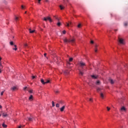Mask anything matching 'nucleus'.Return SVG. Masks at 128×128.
<instances>
[{"instance_id": "obj_50", "label": "nucleus", "mask_w": 128, "mask_h": 128, "mask_svg": "<svg viewBox=\"0 0 128 128\" xmlns=\"http://www.w3.org/2000/svg\"><path fill=\"white\" fill-rule=\"evenodd\" d=\"M42 0H38V4H40V1H41Z\"/></svg>"}, {"instance_id": "obj_48", "label": "nucleus", "mask_w": 128, "mask_h": 128, "mask_svg": "<svg viewBox=\"0 0 128 128\" xmlns=\"http://www.w3.org/2000/svg\"><path fill=\"white\" fill-rule=\"evenodd\" d=\"M114 30V32H118V29H116Z\"/></svg>"}, {"instance_id": "obj_27", "label": "nucleus", "mask_w": 128, "mask_h": 128, "mask_svg": "<svg viewBox=\"0 0 128 128\" xmlns=\"http://www.w3.org/2000/svg\"><path fill=\"white\" fill-rule=\"evenodd\" d=\"M124 26H128V22H124Z\"/></svg>"}, {"instance_id": "obj_2", "label": "nucleus", "mask_w": 128, "mask_h": 128, "mask_svg": "<svg viewBox=\"0 0 128 128\" xmlns=\"http://www.w3.org/2000/svg\"><path fill=\"white\" fill-rule=\"evenodd\" d=\"M118 42L121 44H124V39L120 38V37H118Z\"/></svg>"}, {"instance_id": "obj_5", "label": "nucleus", "mask_w": 128, "mask_h": 128, "mask_svg": "<svg viewBox=\"0 0 128 128\" xmlns=\"http://www.w3.org/2000/svg\"><path fill=\"white\" fill-rule=\"evenodd\" d=\"M66 26H72V23L71 22H69L68 23V22H66Z\"/></svg>"}, {"instance_id": "obj_46", "label": "nucleus", "mask_w": 128, "mask_h": 128, "mask_svg": "<svg viewBox=\"0 0 128 128\" xmlns=\"http://www.w3.org/2000/svg\"><path fill=\"white\" fill-rule=\"evenodd\" d=\"M56 60H57V61H56V62H58V58H55Z\"/></svg>"}, {"instance_id": "obj_30", "label": "nucleus", "mask_w": 128, "mask_h": 128, "mask_svg": "<svg viewBox=\"0 0 128 128\" xmlns=\"http://www.w3.org/2000/svg\"><path fill=\"white\" fill-rule=\"evenodd\" d=\"M56 108H60V104H56Z\"/></svg>"}, {"instance_id": "obj_16", "label": "nucleus", "mask_w": 128, "mask_h": 128, "mask_svg": "<svg viewBox=\"0 0 128 128\" xmlns=\"http://www.w3.org/2000/svg\"><path fill=\"white\" fill-rule=\"evenodd\" d=\"M33 96L32 95H30L28 98L29 100H32Z\"/></svg>"}, {"instance_id": "obj_44", "label": "nucleus", "mask_w": 128, "mask_h": 128, "mask_svg": "<svg viewBox=\"0 0 128 128\" xmlns=\"http://www.w3.org/2000/svg\"><path fill=\"white\" fill-rule=\"evenodd\" d=\"M97 90H98V92H99V90H100V88H98L97 89Z\"/></svg>"}, {"instance_id": "obj_15", "label": "nucleus", "mask_w": 128, "mask_h": 128, "mask_svg": "<svg viewBox=\"0 0 128 128\" xmlns=\"http://www.w3.org/2000/svg\"><path fill=\"white\" fill-rule=\"evenodd\" d=\"M6 116H8V114H4V112H3L2 113V117L3 118H6Z\"/></svg>"}, {"instance_id": "obj_7", "label": "nucleus", "mask_w": 128, "mask_h": 128, "mask_svg": "<svg viewBox=\"0 0 128 128\" xmlns=\"http://www.w3.org/2000/svg\"><path fill=\"white\" fill-rule=\"evenodd\" d=\"M109 82H110V83L111 84H114V82H116V80H114L110 78V79H109Z\"/></svg>"}, {"instance_id": "obj_36", "label": "nucleus", "mask_w": 128, "mask_h": 128, "mask_svg": "<svg viewBox=\"0 0 128 128\" xmlns=\"http://www.w3.org/2000/svg\"><path fill=\"white\" fill-rule=\"evenodd\" d=\"M82 26V24H78V28H80Z\"/></svg>"}, {"instance_id": "obj_58", "label": "nucleus", "mask_w": 128, "mask_h": 128, "mask_svg": "<svg viewBox=\"0 0 128 128\" xmlns=\"http://www.w3.org/2000/svg\"><path fill=\"white\" fill-rule=\"evenodd\" d=\"M25 14H26V12H25Z\"/></svg>"}, {"instance_id": "obj_20", "label": "nucleus", "mask_w": 128, "mask_h": 128, "mask_svg": "<svg viewBox=\"0 0 128 128\" xmlns=\"http://www.w3.org/2000/svg\"><path fill=\"white\" fill-rule=\"evenodd\" d=\"M29 30L30 34H34V30H32L30 29Z\"/></svg>"}, {"instance_id": "obj_29", "label": "nucleus", "mask_w": 128, "mask_h": 128, "mask_svg": "<svg viewBox=\"0 0 128 128\" xmlns=\"http://www.w3.org/2000/svg\"><path fill=\"white\" fill-rule=\"evenodd\" d=\"M50 82V80H47L46 82H45V84H49Z\"/></svg>"}, {"instance_id": "obj_11", "label": "nucleus", "mask_w": 128, "mask_h": 128, "mask_svg": "<svg viewBox=\"0 0 128 128\" xmlns=\"http://www.w3.org/2000/svg\"><path fill=\"white\" fill-rule=\"evenodd\" d=\"M91 76L92 78H94V80H96V78H98V76L96 75H92Z\"/></svg>"}, {"instance_id": "obj_35", "label": "nucleus", "mask_w": 128, "mask_h": 128, "mask_svg": "<svg viewBox=\"0 0 128 128\" xmlns=\"http://www.w3.org/2000/svg\"><path fill=\"white\" fill-rule=\"evenodd\" d=\"M107 108V110H108V112H109V110H110V108H108V107H106Z\"/></svg>"}, {"instance_id": "obj_13", "label": "nucleus", "mask_w": 128, "mask_h": 128, "mask_svg": "<svg viewBox=\"0 0 128 128\" xmlns=\"http://www.w3.org/2000/svg\"><path fill=\"white\" fill-rule=\"evenodd\" d=\"M126 108L124 107H122L121 108H120V111L121 112H126Z\"/></svg>"}, {"instance_id": "obj_28", "label": "nucleus", "mask_w": 128, "mask_h": 128, "mask_svg": "<svg viewBox=\"0 0 128 128\" xmlns=\"http://www.w3.org/2000/svg\"><path fill=\"white\" fill-rule=\"evenodd\" d=\"M60 10H64V8L62 7V5L60 6Z\"/></svg>"}, {"instance_id": "obj_17", "label": "nucleus", "mask_w": 128, "mask_h": 128, "mask_svg": "<svg viewBox=\"0 0 128 128\" xmlns=\"http://www.w3.org/2000/svg\"><path fill=\"white\" fill-rule=\"evenodd\" d=\"M95 52H98V46H95V50H94Z\"/></svg>"}, {"instance_id": "obj_56", "label": "nucleus", "mask_w": 128, "mask_h": 128, "mask_svg": "<svg viewBox=\"0 0 128 128\" xmlns=\"http://www.w3.org/2000/svg\"><path fill=\"white\" fill-rule=\"evenodd\" d=\"M1 114H2V111H1Z\"/></svg>"}, {"instance_id": "obj_38", "label": "nucleus", "mask_w": 128, "mask_h": 128, "mask_svg": "<svg viewBox=\"0 0 128 128\" xmlns=\"http://www.w3.org/2000/svg\"><path fill=\"white\" fill-rule=\"evenodd\" d=\"M4 92V91L2 92H1V94H0V96H3Z\"/></svg>"}, {"instance_id": "obj_45", "label": "nucleus", "mask_w": 128, "mask_h": 128, "mask_svg": "<svg viewBox=\"0 0 128 128\" xmlns=\"http://www.w3.org/2000/svg\"><path fill=\"white\" fill-rule=\"evenodd\" d=\"M90 44H94V41L93 40H91Z\"/></svg>"}, {"instance_id": "obj_55", "label": "nucleus", "mask_w": 128, "mask_h": 128, "mask_svg": "<svg viewBox=\"0 0 128 128\" xmlns=\"http://www.w3.org/2000/svg\"><path fill=\"white\" fill-rule=\"evenodd\" d=\"M2 60V58L0 57V62Z\"/></svg>"}, {"instance_id": "obj_47", "label": "nucleus", "mask_w": 128, "mask_h": 128, "mask_svg": "<svg viewBox=\"0 0 128 128\" xmlns=\"http://www.w3.org/2000/svg\"><path fill=\"white\" fill-rule=\"evenodd\" d=\"M55 92H56V94H58V90H56V91Z\"/></svg>"}, {"instance_id": "obj_43", "label": "nucleus", "mask_w": 128, "mask_h": 128, "mask_svg": "<svg viewBox=\"0 0 128 128\" xmlns=\"http://www.w3.org/2000/svg\"><path fill=\"white\" fill-rule=\"evenodd\" d=\"M29 92H30V94H32V90H30Z\"/></svg>"}, {"instance_id": "obj_24", "label": "nucleus", "mask_w": 128, "mask_h": 128, "mask_svg": "<svg viewBox=\"0 0 128 128\" xmlns=\"http://www.w3.org/2000/svg\"><path fill=\"white\" fill-rule=\"evenodd\" d=\"M32 80H34V78H36V76H32Z\"/></svg>"}, {"instance_id": "obj_34", "label": "nucleus", "mask_w": 128, "mask_h": 128, "mask_svg": "<svg viewBox=\"0 0 128 128\" xmlns=\"http://www.w3.org/2000/svg\"><path fill=\"white\" fill-rule=\"evenodd\" d=\"M66 30H63L62 34H66Z\"/></svg>"}, {"instance_id": "obj_6", "label": "nucleus", "mask_w": 128, "mask_h": 128, "mask_svg": "<svg viewBox=\"0 0 128 128\" xmlns=\"http://www.w3.org/2000/svg\"><path fill=\"white\" fill-rule=\"evenodd\" d=\"M32 120H34V117H32V116L28 118V120L29 122H32Z\"/></svg>"}, {"instance_id": "obj_53", "label": "nucleus", "mask_w": 128, "mask_h": 128, "mask_svg": "<svg viewBox=\"0 0 128 128\" xmlns=\"http://www.w3.org/2000/svg\"><path fill=\"white\" fill-rule=\"evenodd\" d=\"M2 108V106L1 105H0V108Z\"/></svg>"}, {"instance_id": "obj_22", "label": "nucleus", "mask_w": 128, "mask_h": 128, "mask_svg": "<svg viewBox=\"0 0 128 128\" xmlns=\"http://www.w3.org/2000/svg\"><path fill=\"white\" fill-rule=\"evenodd\" d=\"M14 46L15 48H12V50H18V48H16V45H14Z\"/></svg>"}, {"instance_id": "obj_37", "label": "nucleus", "mask_w": 128, "mask_h": 128, "mask_svg": "<svg viewBox=\"0 0 128 128\" xmlns=\"http://www.w3.org/2000/svg\"><path fill=\"white\" fill-rule=\"evenodd\" d=\"M26 88H28V87H24V90H26Z\"/></svg>"}, {"instance_id": "obj_41", "label": "nucleus", "mask_w": 128, "mask_h": 128, "mask_svg": "<svg viewBox=\"0 0 128 128\" xmlns=\"http://www.w3.org/2000/svg\"><path fill=\"white\" fill-rule=\"evenodd\" d=\"M24 46L25 48H27V46H28V44H24Z\"/></svg>"}, {"instance_id": "obj_19", "label": "nucleus", "mask_w": 128, "mask_h": 128, "mask_svg": "<svg viewBox=\"0 0 128 128\" xmlns=\"http://www.w3.org/2000/svg\"><path fill=\"white\" fill-rule=\"evenodd\" d=\"M96 84H97L98 86H100V81L98 80V81L96 82Z\"/></svg>"}, {"instance_id": "obj_32", "label": "nucleus", "mask_w": 128, "mask_h": 128, "mask_svg": "<svg viewBox=\"0 0 128 128\" xmlns=\"http://www.w3.org/2000/svg\"><path fill=\"white\" fill-rule=\"evenodd\" d=\"M52 106H54V101L52 102Z\"/></svg>"}, {"instance_id": "obj_31", "label": "nucleus", "mask_w": 128, "mask_h": 128, "mask_svg": "<svg viewBox=\"0 0 128 128\" xmlns=\"http://www.w3.org/2000/svg\"><path fill=\"white\" fill-rule=\"evenodd\" d=\"M10 46H14V42H10Z\"/></svg>"}, {"instance_id": "obj_8", "label": "nucleus", "mask_w": 128, "mask_h": 128, "mask_svg": "<svg viewBox=\"0 0 128 128\" xmlns=\"http://www.w3.org/2000/svg\"><path fill=\"white\" fill-rule=\"evenodd\" d=\"M80 76H84V70H79Z\"/></svg>"}, {"instance_id": "obj_21", "label": "nucleus", "mask_w": 128, "mask_h": 128, "mask_svg": "<svg viewBox=\"0 0 128 128\" xmlns=\"http://www.w3.org/2000/svg\"><path fill=\"white\" fill-rule=\"evenodd\" d=\"M2 126H3L4 128H6L8 126H6V124H4V123L2 124Z\"/></svg>"}, {"instance_id": "obj_18", "label": "nucleus", "mask_w": 128, "mask_h": 128, "mask_svg": "<svg viewBox=\"0 0 128 128\" xmlns=\"http://www.w3.org/2000/svg\"><path fill=\"white\" fill-rule=\"evenodd\" d=\"M100 96L102 98H104V94L101 93V94H100Z\"/></svg>"}, {"instance_id": "obj_10", "label": "nucleus", "mask_w": 128, "mask_h": 128, "mask_svg": "<svg viewBox=\"0 0 128 128\" xmlns=\"http://www.w3.org/2000/svg\"><path fill=\"white\" fill-rule=\"evenodd\" d=\"M11 90L13 91L16 90H18V88H16V86H13L11 88Z\"/></svg>"}, {"instance_id": "obj_33", "label": "nucleus", "mask_w": 128, "mask_h": 128, "mask_svg": "<svg viewBox=\"0 0 128 128\" xmlns=\"http://www.w3.org/2000/svg\"><path fill=\"white\" fill-rule=\"evenodd\" d=\"M24 126H20L18 127V128H24Z\"/></svg>"}, {"instance_id": "obj_42", "label": "nucleus", "mask_w": 128, "mask_h": 128, "mask_svg": "<svg viewBox=\"0 0 128 128\" xmlns=\"http://www.w3.org/2000/svg\"><path fill=\"white\" fill-rule=\"evenodd\" d=\"M54 18H56V20H58V17H56V16H54Z\"/></svg>"}, {"instance_id": "obj_9", "label": "nucleus", "mask_w": 128, "mask_h": 128, "mask_svg": "<svg viewBox=\"0 0 128 128\" xmlns=\"http://www.w3.org/2000/svg\"><path fill=\"white\" fill-rule=\"evenodd\" d=\"M86 66V64H84V62H80V66L82 67V66Z\"/></svg>"}, {"instance_id": "obj_3", "label": "nucleus", "mask_w": 128, "mask_h": 128, "mask_svg": "<svg viewBox=\"0 0 128 128\" xmlns=\"http://www.w3.org/2000/svg\"><path fill=\"white\" fill-rule=\"evenodd\" d=\"M44 20L45 22H48V20H49L50 22H52V18H50V17L44 18Z\"/></svg>"}, {"instance_id": "obj_57", "label": "nucleus", "mask_w": 128, "mask_h": 128, "mask_svg": "<svg viewBox=\"0 0 128 128\" xmlns=\"http://www.w3.org/2000/svg\"><path fill=\"white\" fill-rule=\"evenodd\" d=\"M0 116H2V114H0Z\"/></svg>"}, {"instance_id": "obj_25", "label": "nucleus", "mask_w": 128, "mask_h": 128, "mask_svg": "<svg viewBox=\"0 0 128 128\" xmlns=\"http://www.w3.org/2000/svg\"><path fill=\"white\" fill-rule=\"evenodd\" d=\"M15 20H16V22H18V17L16 16V17H15Z\"/></svg>"}, {"instance_id": "obj_14", "label": "nucleus", "mask_w": 128, "mask_h": 128, "mask_svg": "<svg viewBox=\"0 0 128 128\" xmlns=\"http://www.w3.org/2000/svg\"><path fill=\"white\" fill-rule=\"evenodd\" d=\"M40 82L42 84H46V82H44V79H41Z\"/></svg>"}, {"instance_id": "obj_1", "label": "nucleus", "mask_w": 128, "mask_h": 128, "mask_svg": "<svg viewBox=\"0 0 128 128\" xmlns=\"http://www.w3.org/2000/svg\"><path fill=\"white\" fill-rule=\"evenodd\" d=\"M64 42H70L72 44H74V42H76V39L75 38H71L70 40H67L66 38L64 39Z\"/></svg>"}, {"instance_id": "obj_49", "label": "nucleus", "mask_w": 128, "mask_h": 128, "mask_svg": "<svg viewBox=\"0 0 128 128\" xmlns=\"http://www.w3.org/2000/svg\"><path fill=\"white\" fill-rule=\"evenodd\" d=\"M44 56H46V53H45V54H44Z\"/></svg>"}, {"instance_id": "obj_39", "label": "nucleus", "mask_w": 128, "mask_h": 128, "mask_svg": "<svg viewBox=\"0 0 128 128\" xmlns=\"http://www.w3.org/2000/svg\"><path fill=\"white\" fill-rule=\"evenodd\" d=\"M90 102H94V100H92V98H90V100H89Z\"/></svg>"}, {"instance_id": "obj_4", "label": "nucleus", "mask_w": 128, "mask_h": 128, "mask_svg": "<svg viewBox=\"0 0 128 128\" xmlns=\"http://www.w3.org/2000/svg\"><path fill=\"white\" fill-rule=\"evenodd\" d=\"M73 60H74V58H70L69 61L66 62V64H67L68 66H70V62H72Z\"/></svg>"}, {"instance_id": "obj_23", "label": "nucleus", "mask_w": 128, "mask_h": 128, "mask_svg": "<svg viewBox=\"0 0 128 128\" xmlns=\"http://www.w3.org/2000/svg\"><path fill=\"white\" fill-rule=\"evenodd\" d=\"M2 62H0V70H2Z\"/></svg>"}, {"instance_id": "obj_52", "label": "nucleus", "mask_w": 128, "mask_h": 128, "mask_svg": "<svg viewBox=\"0 0 128 128\" xmlns=\"http://www.w3.org/2000/svg\"><path fill=\"white\" fill-rule=\"evenodd\" d=\"M45 2H48V0H45Z\"/></svg>"}, {"instance_id": "obj_12", "label": "nucleus", "mask_w": 128, "mask_h": 128, "mask_svg": "<svg viewBox=\"0 0 128 128\" xmlns=\"http://www.w3.org/2000/svg\"><path fill=\"white\" fill-rule=\"evenodd\" d=\"M64 108H66V106H63L60 108V112H64Z\"/></svg>"}, {"instance_id": "obj_51", "label": "nucleus", "mask_w": 128, "mask_h": 128, "mask_svg": "<svg viewBox=\"0 0 128 128\" xmlns=\"http://www.w3.org/2000/svg\"><path fill=\"white\" fill-rule=\"evenodd\" d=\"M60 104H62V101H60Z\"/></svg>"}, {"instance_id": "obj_54", "label": "nucleus", "mask_w": 128, "mask_h": 128, "mask_svg": "<svg viewBox=\"0 0 128 128\" xmlns=\"http://www.w3.org/2000/svg\"><path fill=\"white\" fill-rule=\"evenodd\" d=\"M1 69H0V74L2 73V70H0Z\"/></svg>"}, {"instance_id": "obj_40", "label": "nucleus", "mask_w": 128, "mask_h": 128, "mask_svg": "<svg viewBox=\"0 0 128 128\" xmlns=\"http://www.w3.org/2000/svg\"><path fill=\"white\" fill-rule=\"evenodd\" d=\"M21 8H22V10H24V6H21Z\"/></svg>"}, {"instance_id": "obj_26", "label": "nucleus", "mask_w": 128, "mask_h": 128, "mask_svg": "<svg viewBox=\"0 0 128 128\" xmlns=\"http://www.w3.org/2000/svg\"><path fill=\"white\" fill-rule=\"evenodd\" d=\"M62 24H60V22H58V24H57V26H60V25Z\"/></svg>"}]
</instances>
